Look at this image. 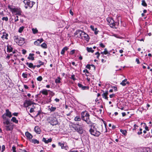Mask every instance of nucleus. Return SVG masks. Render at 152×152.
I'll use <instances>...</instances> for the list:
<instances>
[{
	"mask_svg": "<svg viewBox=\"0 0 152 152\" xmlns=\"http://www.w3.org/2000/svg\"><path fill=\"white\" fill-rule=\"evenodd\" d=\"M25 135L28 139H31L33 137L32 135L28 132H26Z\"/></svg>",
	"mask_w": 152,
	"mask_h": 152,
	"instance_id": "18",
	"label": "nucleus"
},
{
	"mask_svg": "<svg viewBox=\"0 0 152 152\" xmlns=\"http://www.w3.org/2000/svg\"><path fill=\"white\" fill-rule=\"evenodd\" d=\"M22 76L24 78H27V74L24 73H23L22 74Z\"/></svg>",
	"mask_w": 152,
	"mask_h": 152,
	"instance_id": "45",
	"label": "nucleus"
},
{
	"mask_svg": "<svg viewBox=\"0 0 152 152\" xmlns=\"http://www.w3.org/2000/svg\"><path fill=\"white\" fill-rule=\"evenodd\" d=\"M41 113V111L40 110H39L38 111V113H37V114L36 115V117H37L38 115H40V114Z\"/></svg>",
	"mask_w": 152,
	"mask_h": 152,
	"instance_id": "58",
	"label": "nucleus"
},
{
	"mask_svg": "<svg viewBox=\"0 0 152 152\" xmlns=\"http://www.w3.org/2000/svg\"><path fill=\"white\" fill-rule=\"evenodd\" d=\"M82 32V30H78L76 31L75 33H74V34L75 35H77L78 34H79L80 32Z\"/></svg>",
	"mask_w": 152,
	"mask_h": 152,
	"instance_id": "39",
	"label": "nucleus"
},
{
	"mask_svg": "<svg viewBox=\"0 0 152 152\" xmlns=\"http://www.w3.org/2000/svg\"><path fill=\"white\" fill-rule=\"evenodd\" d=\"M41 46L44 48H46L47 47V45L45 43H43L41 45Z\"/></svg>",
	"mask_w": 152,
	"mask_h": 152,
	"instance_id": "30",
	"label": "nucleus"
},
{
	"mask_svg": "<svg viewBox=\"0 0 152 152\" xmlns=\"http://www.w3.org/2000/svg\"><path fill=\"white\" fill-rule=\"evenodd\" d=\"M42 141L44 142L45 143L47 144V140H46L45 138L43 137L42 139Z\"/></svg>",
	"mask_w": 152,
	"mask_h": 152,
	"instance_id": "49",
	"label": "nucleus"
},
{
	"mask_svg": "<svg viewBox=\"0 0 152 152\" xmlns=\"http://www.w3.org/2000/svg\"><path fill=\"white\" fill-rule=\"evenodd\" d=\"M56 109V107H51V108H50V110L51 111L53 112L55 111Z\"/></svg>",
	"mask_w": 152,
	"mask_h": 152,
	"instance_id": "40",
	"label": "nucleus"
},
{
	"mask_svg": "<svg viewBox=\"0 0 152 152\" xmlns=\"http://www.w3.org/2000/svg\"><path fill=\"white\" fill-rule=\"evenodd\" d=\"M14 37L15 41H16V42L18 43V45L20 46H22L25 43L24 38L21 37L19 38L18 36H15Z\"/></svg>",
	"mask_w": 152,
	"mask_h": 152,
	"instance_id": "4",
	"label": "nucleus"
},
{
	"mask_svg": "<svg viewBox=\"0 0 152 152\" xmlns=\"http://www.w3.org/2000/svg\"><path fill=\"white\" fill-rule=\"evenodd\" d=\"M3 35L1 37L2 38H4L5 39H7V37L8 35V34L6 33L5 32H3Z\"/></svg>",
	"mask_w": 152,
	"mask_h": 152,
	"instance_id": "23",
	"label": "nucleus"
},
{
	"mask_svg": "<svg viewBox=\"0 0 152 152\" xmlns=\"http://www.w3.org/2000/svg\"><path fill=\"white\" fill-rule=\"evenodd\" d=\"M40 93H42L43 94L47 95H48V91L46 89H43L42 91H40Z\"/></svg>",
	"mask_w": 152,
	"mask_h": 152,
	"instance_id": "21",
	"label": "nucleus"
},
{
	"mask_svg": "<svg viewBox=\"0 0 152 152\" xmlns=\"http://www.w3.org/2000/svg\"><path fill=\"white\" fill-rule=\"evenodd\" d=\"M42 79V77L41 76H39L37 78V80L39 81H41Z\"/></svg>",
	"mask_w": 152,
	"mask_h": 152,
	"instance_id": "44",
	"label": "nucleus"
},
{
	"mask_svg": "<svg viewBox=\"0 0 152 152\" xmlns=\"http://www.w3.org/2000/svg\"><path fill=\"white\" fill-rule=\"evenodd\" d=\"M91 65L90 64H87L86 66V67L88 69H90L91 68Z\"/></svg>",
	"mask_w": 152,
	"mask_h": 152,
	"instance_id": "57",
	"label": "nucleus"
},
{
	"mask_svg": "<svg viewBox=\"0 0 152 152\" xmlns=\"http://www.w3.org/2000/svg\"><path fill=\"white\" fill-rule=\"evenodd\" d=\"M24 28V27L23 26H22V27H20L19 29L18 32L20 33H21L23 31Z\"/></svg>",
	"mask_w": 152,
	"mask_h": 152,
	"instance_id": "34",
	"label": "nucleus"
},
{
	"mask_svg": "<svg viewBox=\"0 0 152 152\" xmlns=\"http://www.w3.org/2000/svg\"><path fill=\"white\" fill-rule=\"evenodd\" d=\"M16 17L17 18L16 19V18H15V22H17V21H18V16H16Z\"/></svg>",
	"mask_w": 152,
	"mask_h": 152,
	"instance_id": "60",
	"label": "nucleus"
},
{
	"mask_svg": "<svg viewBox=\"0 0 152 152\" xmlns=\"http://www.w3.org/2000/svg\"><path fill=\"white\" fill-rule=\"evenodd\" d=\"M5 129L7 131H11L13 129V126L10 124L8 125H6L5 126Z\"/></svg>",
	"mask_w": 152,
	"mask_h": 152,
	"instance_id": "13",
	"label": "nucleus"
},
{
	"mask_svg": "<svg viewBox=\"0 0 152 152\" xmlns=\"http://www.w3.org/2000/svg\"><path fill=\"white\" fill-rule=\"evenodd\" d=\"M34 108H31L30 109V112L31 113L33 112L34 111Z\"/></svg>",
	"mask_w": 152,
	"mask_h": 152,
	"instance_id": "59",
	"label": "nucleus"
},
{
	"mask_svg": "<svg viewBox=\"0 0 152 152\" xmlns=\"http://www.w3.org/2000/svg\"><path fill=\"white\" fill-rule=\"evenodd\" d=\"M75 75H71V77H70V78L74 80H76V79L75 77Z\"/></svg>",
	"mask_w": 152,
	"mask_h": 152,
	"instance_id": "46",
	"label": "nucleus"
},
{
	"mask_svg": "<svg viewBox=\"0 0 152 152\" xmlns=\"http://www.w3.org/2000/svg\"><path fill=\"white\" fill-rule=\"evenodd\" d=\"M144 150L145 152H152V151H151L148 148H144Z\"/></svg>",
	"mask_w": 152,
	"mask_h": 152,
	"instance_id": "38",
	"label": "nucleus"
},
{
	"mask_svg": "<svg viewBox=\"0 0 152 152\" xmlns=\"http://www.w3.org/2000/svg\"><path fill=\"white\" fill-rule=\"evenodd\" d=\"M101 54H103L104 53V54H107L109 53L107 51V49L106 48H105L104 49V52H101ZM109 54H110L109 53Z\"/></svg>",
	"mask_w": 152,
	"mask_h": 152,
	"instance_id": "33",
	"label": "nucleus"
},
{
	"mask_svg": "<svg viewBox=\"0 0 152 152\" xmlns=\"http://www.w3.org/2000/svg\"><path fill=\"white\" fill-rule=\"evenodd\" d=\"M34 131L38 134H40L41 132V130L38 126H35L34 128Z\"/></svg>",
	"mask_w": 152,
	"mask_h": 152,
	"instance_id": "19",
	"label": "nucleus"
},
{
	"mask_svg": "<svg viewBox=\"0 0 152 152\" xmlns=\"http://www.w3.org/2000/svg\"><path fill=\"white\" fill-rule=\"evenodd\" d=\"M83 72H86L87 73H89L88 71L86 69H85V70H84L83 71Z\"/></svg>",
	"mask_w": 152,
	"mask_h": 152,
	"instance_id": "62",
	"label": "nucleus"
},
{
	"mask_svg": "<svg viewBox=\"0 0 152 152\" xmlns=\"http://www.w3.org/2000/svg\"><path fill=\"white\" fill-rule=\"evenodd\" d=\"M2 117L3 120V123L4 124L7 125L10 124L11 122L10 121V120L8 118L3 115Z\"/></svg>",
	"mask_w": 152,
	"mask_h": 152,
	"instance_id": "10",
	"label": "nucleus"
},
{
	"mask_svg": "<svg viewBox=\"0 0 152 152\" xmlns=\"http://www.w3.org/2000/svg\"><path fill=\"white\" fill-rule=\"evenodd\" d=\"M31 142L33 143L34 144H39V142L38 140L36 139H32L31 140Z\"/></svg>",
	"mask_w": 152,
	"mask_h": 152,
	"instance_id": "29",
	"label": "nucleus"
},
{
	"mask_svg": "<svg viewBox=\"0 0 152 152\" xmlns=\"http://www.w3.org/2000/svg\"><path fill=\"white\" fill-rule=\"evenodd\" d=\"M7 52H10L12 51L13 48L10 45H8L7 47Z\"/></svg>",
	"mask_w": 152,
	"mask_h": 152,
	"instance_id": "22",
	"label": "nucleus"
},
{
	"mask_svg": "<svg viewBox=\"0 0 152 152\" xmlns=\"http://www.w3.org/2000/svg\"><path fill=\"white\" fill-rule=\"evenodd\" d=\"M63 145H62V149H64L66 150H67L68 147L66 143L64 142L63 143Z\"/></svg>",
	"mask_w": 152,
	"mask_h": 152,
	"instance_id": "20",
	"label": "nucleus"
},
{
	"mask_svg": "<svg viewBox=\"0 0 152 152\" xmlns=\"http://www.w3.org/2000/svg\"><path fill=\"white\" fill-rule=\"evenodd\" d=\"M115 96V94H110V98H112L113 97H114Z\"/></svg>",
	"mask_w": 152,
	"mask_h": 152,
	"instance_id": "63",
	"label": "nucleus"
},
{
	"mask_svg": "<svg viewBox=\"0 0 152 152\" xmlns=\"http://www.w3.org/2000/svg\"><path fill=\"white\" fill-rule=\"evenodd\" d=\"M52 141V140L51 138L48 139L47 140V143H48L49 142H51Z\"/></svg>",
	"mask_w": 152,
	"mask_h": 152,
	"instance_id": "54",
	"label": "nucleus"
},
{
	"mask_svg": "<svg viewBox=\"0 0 152 152\" xmlns=\"http://www.w3.org/2000/svg\"><path fill=\"white\" fill-rule=\"evenodd\" d=\"M75 53V50H72L70 51V54L71 55H72V54H74Z\"/></svg>",
	"mask_w": 152,
	"mask_h": 152,
	"instance_id": "51",
	"label": "nucleus"
},
{
	"mask_svg": "<svg viewBox=\"0 0 152 152\" xmlns=\"http://www.w3.org/2000/svg\"><path fill=\"white\" fill-rule=\"evenodd\" d=\"M23 2L26 5L25 6V7L26 9H27L28 7L30 9L31 8L35 3V2L31 1L30 0H24Z\"/></svg>",
	"mask_w": 152,
	"mask_h": 152,
	"instance_id": "3",
	"label": "nucleus"
},
{
	"mask_svg": "<svg viewBox=\"0 0 152 152\" xmlns=\"http://www.w3.org/2000/svg\"><path fill=\"white\" fill-rule=\"evenodd\" d=\"M81 118L83 121H85L89 126L92 127L93 124L90 120L89 113L86 111L82 112L81 113Z\"/></svg>",
	"mask_w": 152,
	"mask_h": 152,
	"instance_id": "1",
	"label": "nucleus"
},
{
	"mask_svg": "<svg viewBox=\"0 0 152 152\" xmlns=\"http://www.w3.org/2000/svg\"><path fill=\"white\" fill-rule=\"evenodd\" d=\"M49 123L53 126L56 125L58 123V122L56 118L49 117L48 118Z\"/></svg>",
	"mask_w": 152,
	"mask_h": 152,
	"instance_id": "5",
	"label": "nucleus"
},
{
	"mask_svg": "<svg viewBox=\"0 0 152 152\" xmlns=\"http://www.w3.org/2000/svg\"><path fill=\"white\" fill-rule=\"evenodd\" d=\"M99 45L100 46V47L102 48H104L105 47V46L104 45V44L102 43H101Z\"/></svg>",
	"mask_w": 152,
	"mask_h": 152,
	"instance_id": "52",
	"label": "nucleus"
},
{
	"mask_svg": "<svg viewBox=\"0 0 152 152\" xmlns=\"http://www.w3.org/2000/svg\"><path fill=\"white\" fill-rule=\"evenodd\" d=\"M142 129L141 128H140L139 129L140 132H138L137 133V134L139 135L142 134Z\"/></svg>",
	"mask_w": 152,
	"mask_h": 152,
	"instance_id": "43",
	"label": "nucleus"
},
{
	"mask_svg": "<svg viewBox=\"0 0 152 152\" xmlns=\"http://www.w3.org/2000/svg\"><path fill=\"white\" fill-rule=\"evenodd\" d=\"M5 149V146L4 145H3L2 147V151L1 152H3Z\"/></svg>",
	"mask_w": 152,
	"mask_h": 152,
	"instance_id": "50",
	"label": "nucleus"
},
{
	"mask_svg": "<svg viewBox=\"0 0 152 152\" xmlns=\"http://www.w3.org/2000/svg\"><path fill=\"white\" fill-rule=\"evenodd\" d=\"M18 113H12V115L15 116H17L18 115Z\"/></svg>",
	"mask_w": 152,
	"mask_h": 152,
	"instance_id": "61",
	"label": "nucleus"
},
{
	"mask_svg": "<svg viewBox=\"0 0 152 152\" xmlns=\"http://www.w3.org/2000/svg\"><path fill=\"white\" fill-rule=\"evenodd\" d=\"M12 148L13 152H16V148L15 146H13L12 147Z\"/></svg>",
	"mask_w": 152,
	"mask_h": 152,
	"instance_id": "48",
	"label": "nucleus"
},
{
	"mask_svg": "<svg viewBox=\"0 0 152 152\" xmlns=\"http://www.w3.org/2000/svg\"><path fill=\"white\" fill-rule=\"evenodd\" d=\"M68 48L67 47H65L62 49L61 52V54L62 55H64L65 53V51L67 50H68Z\"/></svg>",
	"mask_w": 152,
	"mask_h": 152,
	"instance_id": "24",
	"label": "nucleus"
},
{
	"mask_svg": "<svg viewBox=\"0 0 152 152\" xmlns=\"http://www.w3.org/2000/svg\"><path fill=\"white\" fill-rule=\"evenodd\" d=\"M77 86L81 88V89L83 90H88L89 88V87L83 86L80 83H78Z\"/></svg>",
	"mask_w": 152,
	"mask_h": 152,
	"instance_id": "14",
	"label": "nucleus"
},
{
	"mask_svg": "<svg viewBox=\"0 0 152 152\" xmlns=\"http://www.w3.org/2000/svg\"><path fill=\"white\" fill-rule=\"evenodd\" d=\"M129 82L127 81V79H126L120 83V84L123 86H124L126 85V84H129Z\"/></svg>",
	"mask_w": 152,
	"mask_h": 152,
	"instance_id": "17",
	"label": "nucleus"
},
{
	"mask_svg": "<svg viewBox=\"0 0 152 152\" xmlns=\"http://www.w3.org/2000/svg\"><path fill=\"white\" fill-rule=\"evenodd\" d=\"M137 127H138V126L136 124H134V128L133 129V130H135L136 129Z\"/></svg>",
	"mask_w": 152,
	"mask_h": 152,
	"instance_id": "55",
	"label": "nucleus"
},
{
	"mask_svg": "<svg viewBox=\"0 0 152 152\" xmlns=\"http://www.w3.org/2000/svg\"><path fill=\"white\" fill-rule=\"evenodd\" d=\"M12 12L15 13L16 15H21L22 11L20 8H12Z\"/></svg>",
	"mask_w": 152,
	"mask_h": 152,
	"instance_id": "9",
	"label": "nucleus"
},
{
	"mask_svg": "<svg viewBox=\"0 0 152 152\" xmlns=\"http://www.w3.org/2000/svg\"><path fill=\"white\" fill-rule=\"evenodd\" d=\"M8 18L6 17H4L2 18V20H5L6 21H7L8 20Z\"/></svg>",
	"mask_w": 152,
	"mask_h": 152,
	"instance_id": "47",
	"label": "nucleus"
},
{
	"mask_svg": "<svg viewBox=\"0 0 152 152\" xmlns=\"http://www.w3.org/2000/svg\"><path fill=\"white\" fill-rule=\"evenodd\" d=\"M26 64L28 66L29 68H32V67L33 66V64L32 63H28V62H27L26 63Z\"/></svg>",
	"mask_w": 152,
	"mask_h": 152,
	"instance_id": "35",
	"label": "nucleus"
},
{
	"mask_svg": "<svg viewBox=\"0 0 152 152\" xmlns=\"http://www.w3.org/2000/svg\"><path fill=\"white\" fill-rule=\"evenodd\" d=\"M39 63V64H40V65H43L44 64V62H42L40 61H39V63Z\"/></svg>",
	"mask_w": 152,
	"mask_h": 152,
	"instance_id": "56",
	"label": "nucleus"
},
{
	"mask_svg": "<svg viewBox=\"0 0 152 152\" xmlns=\"http://www.w3.org/2000/svg\"><path fill=\"white\" fill-rule=\"evenodd\" d=\"M107 20L108 22V24L110 26V27L112 28H115V23L113 20V18H107Z\"/></svg>",
	"mask_w": 152,
	"mask_h": 152,
	"instance_id": "6",
	"label": "nucleus"
},
{
	"mask_svg": "<svg viewBox=\"0 0 152 152\" xmlns=\"http://www.w3.org/2000/svg\"><path fill=\"white\" fill-rule=\"evenodd\" d=\"M81 118H80V116H77L74 118V120L75 121H80L81 120Z\"/></svg>",
	"mask_w": 152,
	"mask_h": 152,
	"instance_id": "28",
	"label": "nucleus"
},
{
	"mask_svg": "<svg viewBox=\"0 0 152 152\" xmlns=\"http://www.w3.org/2000/svg\"><path fill=\"white\" fill-rule=\"evenodd\" d=\"M86 50L88 52H91L92 53H93L94 51V50L92 49V48H88L87 47L86 48Z\"/></svg>",
	"mask_w": 152,
	"mask_h": 152,
	"instance_id": "26",
	"label": "nucleus"
},
{
	"mask_svg": "<svg viewBox=\"0 0 152 152\" xmlns=\"http://www.w3.org/2000/svg\"><path fill=\"white\" fill-rule=\"evenodd\" d=\"M61 78L59 77H58L57 79L55 80V82L56 83H61Z\"/></svg>",
	"mask_w": 152,
	"mask_h": 152,
	"instance_id": "32",
	"label": "nucleus"
},
{
	"mask_svg": "<svg viewBox=\"0 0 152 152\" xmlns=\"http://www.w3.org/2000/svg\"><path fill=\"white\" fill-rule=\"evenodd\" d=\"M22 53L23 54H26V51L25 49H23L22 50Z\"/></svg>",
	"mask_w": 152,
	"mask_h": 152,
	"instance_id": "53",
	"label": "nucleus"
},
{
	"mask_svg": "<svg viewBox=\"0 0 152 152\" xmlns=\"http://www.w3.org/2000/svg\"><path fill=\"white\" fill-rule=\"evenodd\" d=\"M142 5L145 7H146L147 6V4L144 0L142 1Z\"/></svg>",
	"mask_w": 152,
	"mask_h": 152,
	"instance_id": "41",
	"label": "nucleus"
},
{
	"mask_svg": "<svg viewBox=\"0 0 152 152\" xmlns=\"http://www.w3.org/2000/svg\"><path fill=\"white\" fill-rule=\"evenodd\" d=\"M103 91L104 92V91ZM108 94V91H106L105 92H104L102 95L103 98H104L105 99L108 100V97L107 96Z\"/></svg>",
	"mask_w": 152,
	"mask_h": 152,
	"instance_id": "16",
	"label": "nucleus"
},
{
	"mask_svg": "<svg viewBox=\"0 0 152 152\" xmlns=\"http://www.w3.org/2000/svg\"><path fill=\"white\" fill-rule=\"evenodd\" d=\"M34 54H31L30 53L29 55V56H31V58H30V57H28V59H31L32 60H34V57H33V56H34Z\"/></svg>",
	"mask_w": 152,
	"mask_h": 152,
	"instance_id": "31",
	"label": "nucleus"
},
{
	"mask_svg": "<svg viewBox=\"0 0 152 152\" xmlns=\"http://www.w3.org/2000/svg\"><path fill=\"white\" fill-rule=\"evenodd\" d=\"M150 137L151 138L152 137V135L151 134L150 132H149L148 134H147L145 135V137Z\"/></svg>",
	"mask_w": 152,
	"mask_h": 152,
	"instance_id": "42",
	"label": "nucleus"
},
{
	"mask_svg": "<svg viewBox=\"0 0 152 152\" xmlns=\"http://www.w3.org/2000/svg\"><path fill=\"white\" fill-rule=\"evenodd\" d=\"M11 121L15 123L16 124H17L18 122V121L16 119V118L15 117H12Z\"/></svg>",
	"mask_w": 152,
	"mask_h": 152,
	"instance_id": "25",
	"label": "nucleus"
},
{
	"mask_svg": "<svg viewBox=\"0 0 152 152\" xmlns=\"http://www.w3.org/2000/svg\"><path fill=\"white\" fill-rule=\"evenodd\" d=\"M32 104H35L37 106V107H40V106L36 103L31 102L29 100H26L24 103V106L26 107H27L30 105H31Z\"/></svg>",
	"mask_w": 152,
	"mask_h": 152,
	"instance_id": "8",
	"label": "nucleus"
},
{
	"mask_svg": "<svg viewBox=\"0 0 152 152\" xmlns=\"http://www.w3.org/2000/svg\"><path fill=\"white\" fill-rule=\"evenodd\" d=\"M44 40L42 38L38 39L34 42V44L36 45L39 46L40 44Z\"/></svg>",
	"mask_w": 152,
	"mask_h": 152,
	"instance_id": "12",
	"label": "nucleus"
},
{
	"mask_svg": "<svg viewBox=\"0 0 152 152\" xmlns=\"http://www.w3.org/2000/svg\"><path fill=\"white\" fill-rule=\"evenodd\" d=\"M120 132L122 133L124 135H126V134L127 133V131L126 130H123L122 129H121Z\"/></svg>",
	"mask_w": 152,
	"mask_h": 152,
	"instance_id": "36",
	"label": "nucleus"
},
{
	"mask_svg": "<svg viewBox=\"0 0 152 152\" xmlns=\"http://www.w3.org/2000/svg\"><path fill=\"white\" fill-rule=\"evenodd\" d=\"M72 128L80 134H82L83 133V130L82 127L79 124H74Z\"/></svg>",
	"mask_w": 152,
	"mask_h": 152,
	"instance_id": "2",
	"label": "nucleus"
},
{
	"mask_svg": "<svg viewBox=\"0 0 152 152\" xmlns=\"http://www.w3.org/2000/svg\"><path fill=\"white\" fill-rule=\"evenodd\" d=\"M32 31H33V33L34 34H36V33H37L38 32V30L37 29V28H33L32 29Z\"/></svg>",
	"mask_w": 152,
	"mask_h": 152,
	"instance_id": "37",
	"label": "nucleus"
},
{
	"mask_svg": "<svg viewBox=\"0 0 152 152\" xmlns=\"http://www.w3.org/2000/svg\"><path fill=\"white\" fill-rule=\"evenodd\" d=\"M84 37L85 38V40L88 42L89 41L90 39L89 35L87 34L85 35L84 36Z\"/></svg>",
	"mask_w": 152,
	"mask_h": 152,
	"instance_id": "27",
	"label": "nucleus"
},
{
	"mask_svg": "<svg viewBox=\"0 0 152 152\" xmlns=\"http://www.w3.org/2000/svg\"><path fill=\"white\" fill-rule=\"evenodd\" d=\"M90 28L93 31H94V34H95L96 35L98 34L99 31L97 30V28H94V26L92 25L90 26Z\"/></svg>",
	"mask_w": 152,
	"mask_h": 152,
	"instance_id": "15",
	"label": "nucleus"
},
{
	"mask_svg": "<svg viewBox=\"0 0 152 152\" xmlns=\"http://www.w3.org/2000/svg\"><path fill=\"white\" fill-rule=\"evenodd\" d=\"M90 134L95 136L98 137L100 134V132L96 130L91 128L89 131Z\"/></svg>",
	"mask_w": 152,
	"mask_h": 152,
	"instance_id": "7",
	"label": "nucleus"
},
{
	"mask_svg": "<svg viewBox=\"0 0 152 152\" xmlns=\"http://www.w3.org/2000/svg\"><path fill=\"white\" fill-rule=\"evenodd\" d=\"M136 61L137 62V64H139L140 63V62L139 60V59L138 58H136Z\"/></svg>",
	"mask_w": 152,
	"mask_h": 152,
	"instance_id": "64",
	"label": "nucleus"
},
{
	"mask_svg": "<svg viewBox=\"0 0 152 152\" xmlns=\"http://www.w3.org/2000/svg\"><path fill=\"white\" fill-rule=\"evenodd\" d=\"M2 115L6 117L7 116L9 118H11L12 117L11 113L9 111L8 109H7L6 110V113L3 115Z\"/></svg>",
	"mask_w": 152,
	"mask_h": 152,
	"instance_id": "11",
	"label": "nucleus"
}]
</instances>
